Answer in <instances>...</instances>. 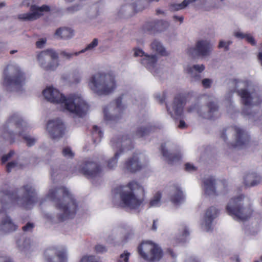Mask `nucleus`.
Instances as JSON below:
<instances>
[{
  "label": "nucleus",
  "mask_w": 262,
  "mask_h": 262,
  "mask_svg": "<svg viewBox=\"0 0 262 262\" xmlns=\"http://www.w3.org/2000/svg\"><path fill=\"white\" fill-rule=\"evenodd\" d=\"M57 209L56 215L59 221L74 216L77 210V203L73 195L65 187L51 188L46 195Z\"/></svg>",
  "instance_id": "obj_1"
},
{
  "label": "nucleus",
  "mask_w": 262,
  "mask_h": 262,
  "mask_svg": "<svg viewBox=\"0 0 262 262\" xmlns=\"http://www.w3.org/2000/svg\"><path fill=\"white\" fill-rule=\"evenodd\" d=\"M30 127L19 114L15 113L9 117L3 126L2 136L10 142H14L16 136L21 137L27 145L31 147L36 143L37 138L25 133Z\"/></svg>",
  "instance_id": "obj_2"
},
{
  "label": "nucleus",
  "mask_w": 262,
  "mask_h": 262,
  "mask_svg": "<svg viewBox=\"0 0 262 262\" xmlns=\"http://www.w3.org/2000/svg\"><path fill=\"white\" fill-rule=\"evenodd\" d=\"M116 193L120 199V205L123 207L136 209L144 201V188L136 181H133L126 186L117 188Z\"/></svg>",
  "instance_id": "obj_3"
},
{
  "label": "nucleus",
  "mask_w": 262,
  "mask_h": 262,
  "mask_svg": "<svg viewBox=\"0 0 262 262\" xmlns=\"http://www.w3.org/2000/svg\"><path fill=\"white\" fill-rule=\"evenodd\" d=\"M87 84L89 89L99 96L110 95L117 88L115 76L110 72H99L91 75Z\"/></svg>",
  "instance_id": "obj_4"
},
{
  "label": "nucleus",
  "mask_w": 262,
  "mask_h": 262,
  "mask_svg": "<svg viewBox=\"0 0 262 262\" xmlns=\"http://www.w3.org/2000/svg\"><path fill=\"white\" fill-rule=\"evenodd\" d=\"M225 211L235 220L246 221L252 213L250 199L243 194L232 197L227 203Z\"/></svg>",
  "instance_id": "obj_5"
},
{
  "label": "nucleus",
  "mask_w": 262,
  "mask_h": 262,
  "mask_svg": "<svg viewBox=\"0 0 262 262\" xmlns=\"http://www.w3.org/2000/svg\"><path fill=\"white\" fill-rule=\"evenodd\" d=\"M60 108L63 112L82 117L88 111L89 106L82 95L77 93L65 96Z\"/></svg>",
  "instance_id": "obj_6"
},
{
  "label": "nucleus",
  "mask_w": 262,
  "mask_h": 262,
  "mask_svg": "<svg viewBox=\"0 0 262 262\" xmlns=\"http://www.w3.org/2000/svg\"><path fill=\"white\" fill-rule=\"evenodd\" d=\"M221 138L229 148L237 149L243 148L249 140L247 133L237 126H230L224 129Z\"/></svg>",
  "instance_id": "obj_7"
},
{
  "label": "nucleus",
  "mask_w": 262,
  "mask_h": 262,
  "mask_svg": "<svg viewBox=\"0 0 262 262\" xmlns=\"http://www.w3.org/2000/svg\"><path fill=\"white\" fill-rule=\"evenodd\" d=\"M4 85L11 91H20L25 85L24 73L16 64H9L4 72Z\"/></svg>",
  "instance_id": "obj_8"
},
{
  "label": "nucleus",
  "mask_w": 262,
  "mask_h": 262,
  "mask_svg": "<svg viewBox=\"0 0 262 262\" xmlns=\"http://www.w3.org/2000/svg\"><path fill=\"white\" fill-rule=\"evenodd\" d=\"M21 196L6 195L2 200L3 207L6 208L5 201L9 200L18 205L29 209L37 201L36 190L33 186L30 184L25 185L20 189Z\"/></svg>",
  "instance_id": "obj_9"
},
{
  "label": "nucleus",
  "mask_w": 262,
  "mask_h": 262,
  "mask_svg": "<svg viewBox=\"0 0 262 262\" xmlns=\"http://www.w3.org/2000/svg\"><path fill=\"white\" fill-rule=\"evenodd\" d=\"M111 146L115 150L114 157L107 161V167L112 169L115 168L117 164L118 160L123 152H125L133 147L132 140L128 135H124L121 138H114L111 141Z\"/></svg>",
  "instance_id": "obj_10"
},
{
  "label": "nucleus",
  "mask_w": 262,
  "mask_h": 262,
  "mask_svg": "<svg viewBox=\"0 0 262 262\" xmlns=\"http://www.w3.org/2000/svg\"><path fill=\"white\" fill-rule=\"evenodd\" d=\"M203 189L205 193L211 197L225 195L229 191V185L226 181H217L211 177L204 179Z\"/></svg>",
  "instance_id": "obj_11"
},
{
  "label": "nucleus",
  "mask_w": 262,
  "mask_h": 262,
  "mask_svg": "<svg viewBox=\"0 0 262 262\" xmlns=\"http://www.w3.org/2000/svg\"><path fill=\"white\" fill-rule=\"evenodd\" d=\"M141 256L148 261H159L163 256L161 248L151 242L142 243L138 248Z\"/></svg>",
  "instance_id": "obj_12"
},
{
  "label": "nucleus",
  "mask_w": 262,
  "mask_h": 262,
  "mask_svg": "<svg viewBox=\"0 0 262 262\" xmlns=\"http://www.w3.org/2000/svg\"><path fill=\"white\" fill-rule=\"evenodd\" d=\"M232 83L235 87V90L240 96L242 104L245 107L249 108L253 104L258 103L255 94L250 92L247 88H245L247 85L246 82L238 79H234L232 80Z\"/></svg>",
  "instance_id": "obj_13"
},
{
  "label": "nucleus",
  "mask_w": 262,
  "mask_h": 262,
  "mask_svg": "<svg viewBox=\"0 0 262 262\" xmlns=\"http://www.w3.org/2000/svg\"><path fill=\"white\" fill-rule=\"evenodd\" d=\"M58 58L57 53L53 50H47L37 55L39 66L47 71L56 69L59 65Z\"/></svg>",
  "instance_id": "obj_14"
},
{
  "label": "nucleus",
  "mask_w": 262,
  "mask_h": 262,
  "mask_svg": "<svg viewBox=\"0 0 262 262\" xmlns=\"http://www.w3.org/2000/svg\"><path fill=\"white\" fill-rule=\"evenodd\" d=\"M187 111L189 113L196 112L203 118L211 119L216 117L218 106L216 103L211 102L207 106L200 108L198 103H194L188 107Z\"/></svg>",
  "instance_id": "obj_15"
},
{
  "label": "nucleus",
  "mask_w": 262,
  "mask_h": 262,
  "mask_svg": "<svg viewBox=\"0 0 262 262\" xmlns=\"http://www.w3.org/2000/svg\"><path fill=\"white\" fill-rule=\"evenodd\" d=\"M45 262H67L68 251L66 249L52 246L47 248L43 253Z\"/></svg>",
  "instance_id": "obj_16"
},
{
  "label": "nucleus",
  "mask_w": 262,
  "mask_h": 262,
  "mask_svg": "<svg viewBox=\"0 0 262 262\" xmlns=\"http://www.w3.org/2000/svg\"><path fill=\"white\" fill-rule=\"evenodd\" d=\"M147 161V158L143 154L134 155L125 162L124 169L127 172H136L145 166Z\"/></svg>",
  "instance_id": "obj_17"
},
{
  "label": "nucleus",
  "mask_w": 262,
  "mask_h": 262,
  "mask_svg": "<svg viewBox=\"0 0 262 262\" xmlns=\"http://www.w3.org/2000/svg\"><path fill=\"white\" fill-rule=\"evenodd\" d=\"M122 111L123 107L121 105V100L117 99L116 102L104 107V118L107 122L116 121L120 118Z\"/></svg>",
  "instance_id": "obj_18"
},
{
  "label": "nucleus",
  "mask_w": 262,
  "mask_h": 262,
  "mask_svg": "<svg viewBox=\"0 0 262 262\" xmlns=\"http://www.w3.org/2000/svg\"><path fill=\"white\" fill-rule=\"evenodd\" d=\"M47 130L53 140H59L64 134L65 127L61 119L56 118L49 121Z\"/></svg>",
  "instance_id": "obj_19"
},
{
  "label": "nucleus",
  "mask_w": 262,
  "mask_h": 262,
  "mask_svg": "<svg viewBox=\"0 0 262 262\" xmlns=\"http://www.w3.org/2000/svg\"><path fill=\"white\" fill-rule=\"evenodd\" d=\"M102 168L96 161L89 160L81 166V172L88 178L95 179L99 177Z\"/></svg>",
  "instance_id": "obj_20"
},
{
  "label": "nucleus",
  "mask_w": 262,
  "mask_h": 262,
  "mask_svg": "<svg viewBox=\"0 0 262 262\" xmlns=\"http://www.w3.org/2000/svg\"><path fill=\"white\" fill-rule=\"evenodd\" d=\"M212 49V46L208 40H198L194 47H190L187 49V53L192 56H208Z\"/></svg>",
  "instance_id": "obj_21"
},
{
  "label": "nucleus",
  "mask_w": 262,
  "mask_h": 262,
  "mask_svg": "<svg viewBox=\"0 0 262 262\" xmlns=\"http://www.w3.org/2000/svg\"><path fill=\"white\" fill-rule=\"evenodd\" d=\"M44 99L50 103L58 104L61 107L65 96L53 86H47L42 91Z\"/></svg>",
  "instance_id": "obj_22"
},
{
  "label": "nucleus",
  "mask_w": 262,
  "mask_h": 262,
  "mask_svg": "<svg viewBox=\"0 0 262 262\" xmlns=\"http://www.w3.org/2000/svg\"><path fill=\"white\" fill-rule=\"evenodd\" d=\"M50 8L47 5H42L38 7L36 5H32L30 7V12L22 13L18 15V18L24 21H33L44 14V13L49 12Z\"/></svg>",
  "instance_id": "obj_23"
},
{
  "label": "nucleus",
  "mask_w": 262,
  "mask_h": 262,
  "mask_svg": "<svg viewBox=\"0 0 262 262\" xmlns=\"http://www.w3.org/2000/svg\"><path fill=\"white\" fill-rule=\"evenodd\" d=\"M220 212V210L216 206H212L208 208L201 222L202 228L206 231L211 230L213 222L219 215Z\"/></svg>",
  "instance_id": "obj_24"
},
{
  "label": "nucleus",
  "mask_w": 262,
  "mask_h": 262,
  "mask_svg": "<svg viewBox=\"0 0 262 262\" xmlns=\"http://www.w3.org/2000/svg\"><path fill=\"white\" fill-rule=\"evenodd\" d=\"M134 55L136 57H141V63L142 64L150 71L154 70L158 60V55L145 54L144 51L140 49L136 50Z\"/></svg>",
  "instance_id": "obj_25"
},
{
  "label": "nucleus",
  "mask_w": 262,
  "mask_h": 262,
  "mask_svg": "<svg viewBox=\"0 0 262 262\" xmlns=\"http://www.w3.org/2000/svg\"><path fill=\"white\" fill-rule=\"evenodd\" d=\"M204 70L205 66L203 64H194L188 66L186 71L189 75L190 82L192 83L200 82L202 78L201 73Z\"/></svg>",
  "instance_id": "obj_26"
},
{
  "label": "nucleus",
  "mask_w": 262,
  "mask_h": 262,
  "mask_svg": "<svg viewBox=\"0 0 262 262\" xmlns=\"http://www.w3.org/2000/svg\"><path fill=\"white\" fill-rule=\"evenodd\" d=\"M184 103L180 98H174L173 102L169 105H167V112L172 117L180 116L182 115Z\"/></svg>",
  "instance_id": "obj_27"
},
{
  "label": "nucleus",
  "mask_w": 262,
  "mask_h": 262,
  "mask_svg": "<svg viewBox=\"0 0 262 262\" xmlns=\"http://www.w3.org/2000/svg\"><path fill=\"white\" fill-rule=\"evenodd\" d=\"M169 198L171 202L175 205L180 204L184 201L183 192L179 187L174 186L171 188Z\"/></svg>",
  "instance_id": "obj_28"
},
{
  "label": "nucleus",
  "mask_w": 262,
  "mask_h": 262,
  "mask_svg": "<svg viewBox=\"0 0 262 262\" xmlns=\"http://www.w3.org/2000/svg\"><path fill=\"white\" fill-rule=\"evenodd\" d=\"M160 126L155 125H142L137 128L134 135V138L144 137L152 132L156 131Z\"/></svg>",
  "instance_id": "obj_29"
},
{
  "label": "nucleus",
  "mask_w": 262,
  "mask_h": 262,
  "mask_svg": "<svg viewBox=\"0 0 262 262\" xmlns=\"http://www.w3.org/2000/svg\"><path fill=\"white\" fill-rule=\"evenodd\" d=\"M261 181L260 177L255 172L247 174L244 178V184L248 187L255 186Z\"/></svg>",
  "instance_id": "obj_30"
},
{
  "label": "nucleus",
  "mask_w": 262,
  "mask_h": 262,
  "mask_svg": "<svg viewBox=\"0 0 262 262\" xmlns=\"http://www.w3.org/2000/svg\"><path fill=\"white\" fill-rule=\"evenodd\" d=\"M16 229V225L13 223L9 216H6L1 220L0 223V231L8 232L15 231Z\"/></svg>",
  "instance_id": "obj_31"
},
{
  "label": "nucleus",
  "mask_w": 262,
  "mask_h": 262,
  "mask_svg": "<svg viewBox=\"0 0 262 262\" xmlns=\"http://www.w3.org/2000/svg\"><path fill=\"white\" fill-rule=\"evenodd\" d=\"M150 49L154 52L161 56H166L169 54L162 43L157 39H155L151 42Z\"/></svg>",
  "instance_id": "obj_32"
},
{
  "label": "nucleus",
  "mask_w": 262,
  "mask_h": 262,
  "mask_svg": "<svg viewBox=\"0 0 262 262\" xmlns=\"http://www.w3.org/2000/svg\"><path fill=\"white\" fill-rule=\"evenodd\" d=\"M73 35V31L68 28H59L55 32V36L58 39H69Z\"/></svg>",
  "instance_id": "obj_33"
},
{
  "label": "nucleus",
  "mask_w": 262,
  "mask_h": 262,
  "mask_svg": "<svg viewBox=\"0 0 262 262\" xmlns=\"http://www.w3.org/2000/svg\"><path fill=\"white\" fill-rule=\"evenodd\" d=\"M162 195L159 192L156 193L149 200L148 206L149 208L159 207L162 204Z\"/></svg>",
  "instance_id": "obj_34"
},
{
  "label": "nucleus",
  "mask_w": 262,
  "mask_h": 262,
  "mask_svg": "<svg viewBox=\"0 0 262 262\" xmlns=\"http://www.w3.org/2000/svg\"><path fill=\"white\" fill-rule=\"evenodd\" d=\"M162 152L163 156L165 158L166 160L170 163H173L178 161L181 158L180 155H174L172 154H169L168 150L163 146H162Z\"/></svg>",
  "instance_id": "obj_35"
},
{
  "label": "nucleus",
  "mask_w": 262,
  "mask_h": 262,
  "mask_svg": "<svg viewBox=\"0 0 262 262\" xmlns=\"http://www.w3.org/2000/svg\"><path fill=\"white\" fill-rule=\"evenodd\" d=\"M17 245L22 250L28 251L33 246V242L30 238H26L23 241H18Z\"/></svg>",
  "instance_id": "obj_36"
},
{
  "label": "nucleus",
  "mask_w": 262,
  "mask_h": 262,
  "mask_svg": "<svg viewBox=\"0 0 262 262\" xmlns=\"http://www.w3.org/2000/svg\"><path fill=\"white\" fill-rule=\"evenodd\" d=\"M92 136L94 143H98L103 137V133L97 126H94L92 130Z\"/></svg>",
  "instance_id": "obj_37"
},
{
  "label": "nucleus",
  "mask_w": 262,
  "mask_h": 262,
  "mask_svg": "<svg viewBox=\"0 0 262 262\" xmlns=\"http://www.w3.org/2000/svg\"><path fill=\"white\" fill-rule=\"evenodd\" d=\"M98 45V39L94 38L93 41L86 45V46L83 49L80 51V54L83 53L85 52H91L94 50L95 48Z\"/></svg>",
  "instance_id": "obj_38"
},
{
  "label": "nucleus",
  "mask_w": 262,
  "mask_h": 262,
  "mask_svg": "<svg viewBox=\"0 0 262 262\" xmlns=\"http://www.w3.org/2000/svg\"><path fill=\"white\" fill-rule=\"evenodd\" d=\"M62 155L66 158L71 159L74 156V152L69 147H64L62 150Z\"/></svg>",
  "instance_id": "obj_39"
},
{
  "label": "nucleus",
  "mask_w": 262,
  "mask_h": 262,
  "mask_svg": "<svg viewBox=\"0 0 262 262\" xmlns=\"http://www.w3.org/2000/svg\"><path fill=\"white\" fill-rule=\"evenodd\" d=\"M79 262H100L99 259L93 255H84Z\"/></svg>",
  "instance_id": "obj_40"
},
{
  "label": "nucleus",
  "mask_w": 262,
  "mask_h": 262,
  "mask_svg": "<svg viewBox=\"0 0 262 262\" xmlns=\"http://www.w3.org/2000/svg\"><path fill=\"white\" fill-rule=\"evenodd\" d=\"M80 54V51L75 52H68L67 51H62L61 55L66 59L70 60L74 56H78Z\"/></svg>",
  "instance_id": "obj_41"
},
{
  "label": "nucleus",
  "mask_w": 262,
  "mask_h": 262,
  "mask_svg": "<svg viewBox=\"0 0 262 262\" xmlns=\"http://www.w3.org/2000/svg\"><path fill=\"white\" fill-rule=\"evenodd\" d=\"M202 85L205 89H209L211 87L213 80L211 78H204L201 80Z\"/></svg>",
  "instance_id": "obj_42"
},
{
  "label": "nucleus",
  "mask_w": 262,
  "mask_h": 262,
  "mask_svg": "<svg viewBox=\"0 0 262 262\" xmlns=\"http://www.w3.org/2000/svg\"><path fill=\"white\" fill-rule=\"evenodd\" d=\"M130 253L127 251H124L123 253L120 254L118 262H128L129 257Z\"/></svg>",
  "instance_id": "obj_43"
},
{
  "label": "nucleus",
  "mask_w": 262,
  "mask_h": 262,
  "mask_svg": "<svg viewBox=\"0 0 262 262\" xmlns=\"http://www.w3.org/2000/svg\"><path fill=\"white\" fill-rule=\"evenodd\" d=\"M20 167L17 162L12 161L7 164L6 168L7 171L10 172L13 169L19 168Z\"/></svg>",
  "instance_id": "obj_44"
},
{
  "label": "nucleus",
  "mask_w": 262,
  "mask_h": 262,
  "mask_svg": "<svg viewBox=\"0 0 262 262\" xmlns=\"http://www.w3.org/2000/svg\"><path fill=\"white\" fill-rule=\"evenodd\" d=\"M20 167L17 162L12 161L7 164L6 168L7 171L10 172L13 169L19 168Z\"/></svg>",
  "instance_id": "obj_45"
},
{
  "label": "nucleus",
  "mask_w": 262,
  "mask_h": 262,
  "mask_svg": "<svg viewBox=\"0 0 262 262\" xmlns=\"http://www.w3.org/2000/svg\"><path fill=\"white\" fill-rule=\"evenodd\" d=\"M15 155V153L14 151L11 150L7 155L3 156L2 158V163H4L8 161V160L11 159Z\"/></svg>",
  "instance_id": "obj_46"
},
{
  "label": "nucleus",
  "mask_w": 262,
  "mask_h": 262,
  "mask_svg": "<svg viewBox=\"0 0 262 262\" xmlns=\"http://www.w3.org/2000/svg\"><path fill=\"white\" fill-rule=\"evenodd\" d=\"M82 8V6L80 4H76L71 7H69L67 10L70 13H74L77 11L80 10Z\"/></svg>",
  "instance_id": "obj_47"
},
{
  "label": "nucleus",
  "mask_w": 262,
  "mask_h": 262,
  "mask_svg": "<svg viewBox=\"0 0 262 262\" xmlns=\"http://www.w3.org/2000/svg\"><path fill=\"white\" fill-rule=\"evenodd\" d=\"M172 9L176 11L184 9L186 8L183 2L180 4H174L171 6Z\"/></svg>",
  "instance_id": "obj_48"
},
{
  "label": "nucleus",
  "mask_w": 262,
  "mask_h": 262,
  "mask_svg": "<svg viewBox=\"0 0 262 262\" xmlns=\"http://www.w3.org/2000/svg\"><path fill=\"white\" fill-rule=\"evenodd\" d=\"M47 42L46 38H40L36 42V46L38 49L43 48Z\"/></svg>",
  "instance_id": "obj_49"
},
{
  "label": "nucleus",
  "mask_w": 262,
  "mask_h": 262,
  "mask_svg": "<svg viewBox=\"0 0 262 262\" xmlns=\"http://www.w3.org/2000/svg\"><path fill=\"white\" fill-rule=\"evenodd\" d=\"M185 169L188 172H192L196 170V167L191 163H186L185 164Z\"/></svg>",
  "instance_id": "obj_50"
},
{
  "label": "nucleus",
  "mask_w": 262,
  "mask_h": 262,
  "mask_svg": "<svg viewBox=\"0 0 262 262\" xmlns=\"http://www.w3.org/2000/svg\"><path fill=\"white\" fill-rule=\"evenodd\" d=\"M34 225L31 223H28L26 225L23 227V231L25 232H30L32 230Z\"/></svg>",
  "instance_id": "obj_51"
},
{
  "label": "nucleus",
  "mask_w": 262,
  "mask_h": 262,
  "mask_svg": "<svg viewBox=\"0 0 262 262\" xmlns=\"http://www.w3.org/2000/svg\"><path fill=\"white\" fill-rule=\"evenodd\" d=\"M245 39L251 45L255 46L256 45V41L255 40L253 37L249 33H248L246 35Z\"/></svg>",
  "instance_id": "obj_52"
},
{
  "label": "nucleus",
  "mask_w": 262,
  "mask_h": 262,
  "mask_svg": "<svg viewBox=\"0 0 262 262\" xmlns=\"http://www.w3.org/2000/svg\"><path fill=\"white\" fill-rule=\"evenodd\" d=\"M247 34L248 33H245L241 31H235L234 32V36L239 39H245Z\"/></svg>",
  "instance_id": "obj_53"
},
{
  "label": "nucleus",
  "mask_w": 262,
  "mask_h": 262,
  "mask_svg": "<svg viewBox=\"0 0 262 262\" xmlns=\"http://www.w3.org/2000/svg\"><path fill=\"white\" fill-rule=\"evenodd\" d=\"M154 26L152 23H148L144 27V30L146 32L151 31L154 29Z\"/></svg>",
  "instance_id": "obj_54"
},
{
  "label": "nucleus",
  "mask_w": 262,
  "mask_h": 262,
  "mask_svg": "<svg viewBox=\"0 0 262 262\" xmlns=\"http://www.w3.org/2000/svg\"><path fill=\"white\" fill-rule=\"evenodd\" d=\"M219 48H224L226 51H228L229 50L228 45H227V42L224 41L223 40H221L219 42Z\"/></svg>",
  "instance_id": "obj_55"
},
{
  "label": "nucleus",
  "mask_w": 262,
  "mask_h": 262,
  "mask_svg": "<svg viewBox=\"0 0 262 262\" xmlns=\"http://www.w3.org/2000/svg\"><path fill=\"white\" fill-rule=\"evenodd\" d=\"M144 2H140L138 4V6L136 8L135 10L137 12H140L142 11L143 10L145 9V7L143 6L144 5Z\"/></svg>",
  "instance_id": "obj_56"
},
{
  "label": "nucleus",
  "mask_w": 262,
  "mask_h": 262,
  "mask_svg": "<svg viewBox=\"0 0 262 262\" xmlns=\"http://www.w3.org/2000/svg\"><path fill=\"white\" fill-rule=\"evenodd\" d=\"M95 249L97 252L100 253L106 251L105 247L101 245H97L95 247Z\"/></svg>",
  "instance_id": "obj_57"
},
{
  "label": "nucleus",
  "mask_w": 262,
  "mask_h": 262,
  "mask_svg": "<svg viewBox=\"0 0 262 262\" xmlns=\"http://www.w3.org/2000/svg\"><path fill=\"white\" fill-rule=\"evenodd\" d=\"M156 98L159 101L160 103H162L164 101L165 99V96L164 94H157L156 95Z\"/></svg>",
  "instance_id": "obj_58"
},
{
  "label": "nucleus",
  "mask_w": 262,
  "mask_h": 262,
  "mask_svg": "<svg viewBox=\"0 0 262 262\" xmlns=\"http://www.w3.org/2000/svg\"><path fill=\"white\" fill-rule=\"evenodd\" d=\"M178 127L181 129H185L187 127V125L186 124L183 120L181 119L178 124Z\"/></svg>",
  "instance_id": "obj_59"
},
{
  "label": "nucleus",
  "mask_w": 262,
  "mask_h": 262,
  "mask_svg": "<svg viewBox=\"0 0 262 262\" xmlns=\"http://www.w3.org/2000/svg\"><path fill=\"white\" fill-rule=\"evenodd\" d=\"M0 262H12L11 259L7 256H0Z\"/></svg>",
  "instance_id": "obj_60"
},
{
  "label": "nucleus",
  "mask_w": 262,
  "mask_h": 262,
  "mask_svg": "<svg viewBox=\"0 0 262 262\" xmlns=\"http://www.w3.org/2000/svg\"><path fill=\"white\" fill-rule=\"evenodd\" d=\"M33 2L34 0H24L21 3V5L28 7Z\"/></svg>",
  "instance_id": "obj_61"
},
{
  "label": "nucleus",
  "mask_w": 262,
  "mask_h": 262,
  "mask_svg": "<svg viewBox=\"0 0 262 262\" xmlns=\"http://www.w3.org/2000/svg\"><path fill=\"white\" fill-rule=\"evenodd\" d=\"M197 0H184L183 2L186 8L187 6L192 4L193 3H194Z\"/></svg>",
  "instance_id": "obj_62"
},
{
  "label": "nucleus",
  "mask_w": 262,
  "mask_h": 262,
  "mask_svg": "<svg viewBox=\"0 0 262 262\" xmlns=\"http://www.w3.org/2000/svg\"><path fill=\"white\" fill-rule=\"evenodd\" d=\"M173 18L174 20L179 21L180 23H182L183 22L184 19L183 16H178L176 15L173 16Z\"/></svg>",
  "instance_id": "obj_63"
},
{
  "label": "nucleus",
  "mask_w": 262,
  "mask_h": 262,
  "mask_svg": "<svg viewBox=\"0 0 262 262\" xmlns=\"http://www.w3.org/2000/svg\"><path fill=\"white\" fill-rule=\"evenodd\" d=\"M185 262H199V260L195 257H189L187 258Z\"/></svg>",
  "instance_id": "obj_64"
}]
</instances>
